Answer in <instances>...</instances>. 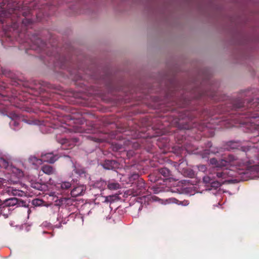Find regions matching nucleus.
Masks as SVG:
<instances>
[{
    "instance_id": "obj_4",
    "label": "nucleus",
    "mask_w": 259,
    "mask_h": 259,
    "mask_svg": "<svg viewBox=\"0 0 259 259\" xmlns=\"http://www.w3.org/2000/svg\"><path fill=\"white\" fill-rule=\"evenodd\" d=\"M12 172L14 174H16V177L14 178L13 177V175H12L11 178L8 180L9 184H16L19 182V178L23 176V171L16 167L12 168Z\"/></svg>"
},
{
    "instance_id": "obj_32",
    "label": "nucleus",
    "mask_w": 259,
    "mask_h": 259,
    "mask_svg": "<svg viewBox=\"0 0 259 259\" xmlns=\"http://www.w3.org/2000/svg\"><path fill=\"white\" fill-rule=\"evenodd\" d=\"M38 47H39V48H42V46H38Z\"/></svg>"
},
{
    "instance_id": "obj_21",
    "label": "nucleus",
    "mask_w": 259,
    "mask_h": 259,
    "mask_svg": "<svg viewBox=\"0 0 259 259\" xmlns=\"http://www.w3.org/2000/svg\"><path fill=\"white\" fill-rule=\"evenodd\" d=\"M42 203V200L39 199H35L32 201V204L35 206H39Z\"/></svg>"
},
{
    "instance_id": "obj_27",
    "label": "nucleus",
    "mask_w": 259,
    "mask_h": 259,
    "mask_svg": "<svg viewBox=\"0 0 259 259\" xmlns=\"http://www.w3.org/2000/svg\"><path fill=\"white\" fill-rule=\"evenodd\" d=\"M255 128L257 131L259 135V124L256 125Z\"/></svg>"
},
{
    "instance_id": "obj_22",
    "label": "nucleus",
    "mask_w": 259,
    "mask_h": 259,
    "mask_svg": "<svg viewBox=\"0 0 259 259\" xmlns=\"http://www.w3.org/2000/svg\"><path fill=\"white\" fill-rule=\"evenodd\" d=\"M113 196H106L105 198V200H104V202H110L111 201H112L113 200Z\"/></svg>"
},
{
    "instance_id": "obj_12",
    "label": "nucleus",
    "mask_w": 259,
    "mask_h": 259,
    "mask_svg": "<svg viewBox=\"0 0 259 259\" xmlns=\"http://www.w3.org/2000/svg\"><path fill=\"white\" fill-rule=\"evenodd\" d=\"M41 170L46 174L51 175L56 174L55 169L49 165H44L41 168Z\"/></svg>"
},
{
    "instance_id": "obj_17",
    "label": "nucleus",
    "mask_w": 259,
    "mask_h": 259,
    "mask_svg": "<svg viewBox=\"0 0 259 259\" xmlns=\"http://www.w3.org/2000/svg\"><path fill=\"white\" fill-rule=\"evenodd\" d=\"M236 160V157L233 155H229L227 157H225V159H223V161H225V166H227L228 164H231Z\"/></svg>"
},
{
    "instance_id": "obj_9",
    "label": "nucleus",
    "mask_w": 259,
    "mask_h": 259,
    "mask_svg": "<svg viewBox=\"0 0 259 259\" xmlns=\"http://www.w3.org/2000/svg\"><path fill=\"white\" fill-rule=\"evenodd\" d=\"M55 202H57V205H58L66 207L72 205L74 200L71 198L63 197L56 200Z\"/></svg>"
},
{
    "instance_id": "obj_13",
    "label": "nucleus",
    "mask_w": 259,
    "mask_h": 259,
    "mask_svg": "<svg viewBox=\"0 0 259 259\" xmlns=\"http://www.w3.org/2000/svg\"><path fill=\"white\" fill-rule=\"evenodd\" d=\"M240 146L239 143L236 141H229L227 143L225 149L228 150L238 149Z\"/></svg>"
},
{
    "instance_id": "obj_14",
    "label": "nucleus",
    "mask_w": 259,
    "mask_h": 259,
    "mask_svg": "<svg viewBox=\"0 0 259 259\" xmlns=\"http://www.w3.org/2000/svg\"><path fill=\"white\" fill-rule=\"evenodd\" d=\"M71 186V184L69 182H62L57 185V187L62 190L65 191L69 189Z\"/></svg>"
},
{
    "instance_id": "obj_29",
    "label": "nucleus",
    "mask_w": 259,
    "mask_h": 259,
    "mask_svg": "<svg viewBox=\"0 0 259 259\" xmlns=\"http://www.w3.org/2000/svg\"><path fill=\"white\" fill-rule=\"evenodd\" d=\"M39 41H41V40L40 39H38L37 40V43H38V42H39Z\"/></svg>"
},
{
    "instance_id": "obj_15",
    "label": "nucleus",
    "mask_w": 259,
    "mask_h": 259,
    "mask_svg": "<svg viewBox=\"0 0 259 259\" xmlns=\"http://www.w3.org/2000/svg\"><path fill=\"white\" fill-rule=\"evenodd\" d=\"M159 173L164 178L167 179L170 178L171 171L166 167H162L159 170Z\"/></svg>"
},
{
    "instance_id": "obj_16",
    "label": "nucleus",
    "mask_w": 259,
    "mask_h": 259,
    "mask_svg": "<svg viewBox=\"0 0 259 259\" xmlns=\"http://www.w3.org/2000/svg\"><path fill=\"white\" fill-rule=\"evenodd\" d=\"M215 176H216V174H214L213 172L209 174V175L204 176L203 178V182L208 185H210L212 180L214 178Z\"/></svg>"
},
{
    "instance_id": "obj_26",
    "label": "nucleus",
    "mask_w": 259,
    "mask_h": 259,
    "mask_svg": "<svg viewBox=\"0 0 259 259\" xmlns=\"http://www.w3.org/2000/svg\"><path fill=\"white\" fill-rule=\"evenodd\" d=\"M60 130L62 132H66V129L65 128L63 127H60Z\"/></svg>"
},
{
    "instance_id": "obj_18",
    "label": "nucleus",
    "mask_w": 259,
    "mask_h": 259,
    "mask_svg": "<svg viewBox=\"0 0 259 259\" xmlns=\"http://www.w3.org/2000/svg\"><path fill=\"white\" fill-rule=\"evenodd\" d=\"M35 15L37 21L43 22L44 20H47L46 15L43 12L39 11L38 13H36Z\"/></svg>"
},
{
    "instance_id": "obj_23",
    "label": "nucleus",
    "mask_w": 259,
    "mask_h": 259,
    "mask_svg": "<svg viewBox=\"0 0 259 259\" xmlns=\"http://www.w3.org/2000/svg\"><path fill=\"white\" fill-rule=\"evenodd\" d=\"M139 175L138 174H134L131 176V179L135 180L138 179L139 178Z\"/></svg>"
},
{
    "instance_id": "obj_25",
    "label": "nucleus",
    "mask_w": 259,
    "mask_h": 259,
    "mask_svg": "<svg viewBox=\"0 0 259 259\" xmlns=\"http://www.w3.org/2000/svg\"><path fill=\"white\" fill-rule=\"evenodd\" d=\"M6 180L3 178H0V183H2V185H4L6 182Z\"/></svg>"
},
{
    "instance_id": "obj_3",
    "label": "nucleus",
    "mask_w": 259,
    "mask_h": 259,
    "mask_svg": "<svg viewBox=\"0 0 259 259\" xmlns=\"http://www.w3.org/2000/svg\"><path fill=\"white\" fill-rule=\"evenodd\" d=\"M58 157L57 155H54L51 153H46L41 155V159H37L35 157H32L30 159L31 160L34 159L36 161H41L44 162H47L50 163H53L57 160Z\"/></svg>"
},
{
    "instance_id": "obj_8",
    "label": "nucleus",
    "mask_w": 259,
    "mask_h": 259,
    "mask_svg": "<svg viewBox=\"0 0 259 259\" xmlns=\"http://www.w3.org/2000/svg\"><path fill=\"white\" fill-rule=\"evenodd\" d=\"M85 191V187L83 185H79L74 187L71 191V195L73 197L83 195Z\"/></svg>"
},
{
    "instance_id": "obj_28",
    "label": "nucleus",
    "mask_w": 259,
    "mask_h": 259,
    "mask_svg": "<svg viewBox=\"0 0 259 259\" xmlns=\"http://www.w3.org/2000/svg\"><path fill=\"white\" fill-rule=\"evenodd\" d=\"M207 146L209 148H211L212 144H211V143L210 142H208V143H207Z\"/></svg>"
},
{
    "instance_id": "obj_5",
    "label": "nucleus",
    "mask_w": 259,
    "mask_h": 259,
    "mask_svg": "<svg viewBox=\"0 0 259 259\" xmlns=\"http://www.w3.org/2000/svg\"><path fill=\"white\" fill-rule=\"evenodd\" d=\"M18 201L19 200L15 197H11L4 200L0 199V202L2 203V206H3L4 209H5L6 207L18 205Z\"/></svg>"
},
{
    "instance_id": "obj_24",
    "label": "nucleus",
    "mask_w": 259,
    "mask_h": 259,
    "mask_svg": "<svg viewBox=\"0 0 259 259\" xmlns=\"http://www.w3.org/2000/svg\"><path fill=\"white\" fill-rule=\"evenodd\" d=\"M143 180L141 179L140 180H139V184L140 185V187L144 188L145 186V184L142 182Z\"/></svg>"
},
{
    "instance_id": "obj_10",
    "label": "nucleus",
    "mask_w": 259,
    "mask_h": 259,
    "mask_svg": "<svg viewBox=\"0 0 259 259\" xmlns=\"http://www.w3.org/2000/svg\"><path fill=\"white\" fill-rule=\"evenodd\" d=\"M103 166L107 169H114L118 167V163L113 160H106L103 163Z\"/></svg>"
},
{
    "instance_id": "obj_31",
    "label": "nucleus",
    "mask_w": 259,
    "mask_h": 259,
    "mask_svg": "<svg viewBox=\"0 0 259 259\" xmlns=\"http://www.w3.org/2000/svg\"><path fill=\"white\" fill-rule=\"evenodd\" d=\"M201 167H202V169L205 168V167L203 165H202Z\"/></svg>"
},
{
    "instance_id": "obj_1",
    "label": "nucleus",
    "mask_w": 259,
    "mask_h": 259,
    "mask_svg": "<svg viewBox=\"0 0 259 259\" xmlns=\"http://www.w3.org/2000/svg\"><path fill=\"white\" fill-rule=\"evenodd\" d=\"M8 14L7 17H9L11 15H15L18 18H20L22 15L24 18L21 20L23 25L29 27L33 23V20L30 18L32 12L26 7L22 6L21 4H16L13 7L10 8L8 10Z\"/></svg>"
},
{
    "instance_id": "obj_2",
    "label": "nucleus",
    "mask_w": 259,
    "mask_h": 259,
    "mask_svg": "<svg viewBox=\"0 0 259 259\" xmlns=\"http://www.w3.org/2000/svg\"><path fill=\"white\" fill-rule=\"evenodd\" d=\"M210 163L214 165L212 172L216 174L218 179H226L229 177H235V172L233 170L227 168H223L225 166V161L223 159L218 161L216 158H211L209 160Z\"/></svg>"
},
{
    "instance_id": "obj_30",
    "label": "nucleus",
    "mask_w": 259,
    "mask_h": 259,
    "mask_svg": "<svg viewBox=\"0 0 259 259\" xmlns=\"http://www.w3.org/2000/svg\"><path fill=\"white\" fill-rule=\"evenodd\" d=\"M209 150H210V151H211V152H212V153H215V151H213L212 150L210 149Z\"/></svg>"
},
{
    "instance_id": "obj_6",
    "label": "nucleus",
    "mask_w": 259,
    "mask_h": 259,
    "mask_svg": "<svg viewBox=\"0 0 259 259\" xmlns=\"http://www.w3.org/2000/svg\"><path fill=\"white\" fill-rule=\"evenodd\" d=\"M57 141L60 143L62 146L65 147L68 146L69 148H71L74 144L78 142L76 138H72V139H68L66 138H62L61 139L57 138Z\"/></svg>"
},
{
    "instance_id": "obj_7",
    "label": "nucleus",
    "mask_w": 259,
    "mask_h": 259,
    "mask_svg": "<svg viewBox=\"0 0 259 259\" xmlns=\"http://www.w3.org/2000/svg\"><path fill=\"white\" fill-rule=\"evenodd\" d=\"M12 158L10 156L4 155L0 157V167L7 169L12 165Z\"/></svg>"
},
{
    "instance_id": "obj_11",
    "label": "nucleus",
    "mask_w": 259,
    "mask_h": 259,
    "mask_svg": "<svg viewBox=\"0 0 259 259\" xmlns=\"http://www.w3.org/2000/svg\"><path fill=\"white\" fill-rule=\"evenodd\" d=\"M107 187L109 190L114 191L120 188L119 183L114 180H110L106 182Z\"/></svg>"
},
{
    "instance_id": "obj_19",
    "label": "nucleus",
    "mask_w": 259,
    "mask_h": 259,
    "mask_svg": "<svg viewBox=\"0 0 259 259\" xmlns=\"http://www.w3.org/2000/svg\"><path fill=\"white\" fill-rule=\"evenodd\" d=\"M215 177H217V176H215ZM215 177L212 180V181L210 185V186L211 188H214V189H217L219 187H220L221 185V183L215 180Z\"/></svg>"
},
{
    "instance_id": "obj_20",
    "label": "nucleus",
    "mask_w": 259,
    "mask_h": 259,
    "mask_svg": "<svg viewBox=\"0 0 259 259\" xmlns=\"http://www.w3.org/2000/svg\"><path fill=\"white\" fill-rule=\"evenodd\" d=\"M244 103L241 100H237L233 103V108L235 109L240 108L244 106Z\"/></svg>"
},
{
    "instance_id": "obj_33",
    "label": "nucleus",
    "mask_w": 259,
    "mask_h": 259,
    "mask_svg": "<svg viewBox=\"0 0 259 259\" xmlns=\"http://www.w3.org/2000/svg\"><path fill=\"white\" fill-rule=\"evenodd\" d=\"M24 33H19V34H24Z\"/></svg>"
}]
</instances>
